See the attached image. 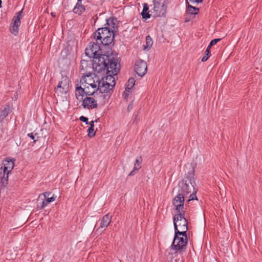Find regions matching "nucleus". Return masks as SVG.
<instances>
[{"mask_svg": "<svg viewBox=\"0 0 262 262\" xmlns=\"http://www.w3.org/2000/svg\"><path fill=\"white\" fill-rule=\"evenodd\" d=\"M221 40V38H215L214 39H212L209 43L208 47L209 48H211L212 46L217 43L218 42H219Z\"/></svg>", "mask_w": 262, "mask_h": 262, "instance_id": "34", "label": "nucleus"}, {"mask_svg": "<svg viewBox=\"0 0 262 262\" xmlns=\"http://www.w3.org/2000/svg\"><path fill=\"white\" fill-rule=\"evenodd\" d=\"M149 11H143L141 12V14L142 16V18L143 19H144L145 20L149 18L151 16V14H149Z\"/></svg>", "mask_w": 262, "mask_h": 262, "instance_id": "32", "label": "nucleus"}, {"mask_svg": "<svg viewBox=\"0 0 262 262\" xmlns=\"http://www.w3.org/2000/svg\"><path fill=\"white\" fill-rule=\"evenodd\" d=\"M77 93L76 96L77 100L81 101L83 99V96L85 95V89L82 88L81 86H77L76 88Z\"/></svg>", "mask_w": 262, "mask_h": 262, "instance_id": "22", "label": "nucleus"}, {"mask_svg": "<svg viewBox=\"0 0 262 262\" xmlns=\"http://www.w3.org/2000/svg\"><path fill=\"white\" fill-rule=\"evenodd\" d=\"M10 172L6 171L4 172L2 170L0 172V179L1 183L4 186H6L8 184V176Z\"/></svg>", "mask_w": 262, "mask_h": 262, "instance_id": "23", "label": "nucleus"}, {"mask_svg": "<svg viewBox=\"0 0 262 262\" xmlns=\"http://www.w3.org/2000/svg\"><path fill=\"white\" fill-rule=\"evenodd\" d=\"M143 11H149V7L147 4L144 3L143 4Z\"/></svg>", "mask_w": 262, "mask_h": 262, "instance_id": "38", "label": "nucleus"}, {"mask_svg": "<svg viewBox=\"0 0 262 262\" xmlns=\"http://www.w3.org/2000/svg\"><path fill=\"white\" fill-rule=\"evenodd\" d=\"M185 196L178 192V194L174 198L172 201L173 205L175 208L179 209L181 207L184 206Z\"/></svg>", "mask_w": 262, "mask_h": 262, "instance_id": "13", "label": "nucleus"}, {"mask_svg": "<svg viewBox=\"0 0 262 262\" xmlns=\"http://www.w3.org/2000/svg\"><path fill=\"white\" fill-rule=\"evenodd\" d=\"M176 235L182 234L185 235L188 230V221L186 219H178L177 221H173Z\"/></svg>", "mask_w": 262, "mask_h": 262, "instance_id": "5", "label": "nucleus"}, {"mask_svg": "<svg viewBox=\"0 0 262 262\" xmlns=\"http://www.w3.org/2000/svg\"><path fill=\"white\" fill-rule=\"evenodd\" d=\"M194 167L192 166L191 169L185 174V177L183 180H187V183H189L190 184H193L195 185L194 181Z\"/></svg>", "mask_w": 262, "mask_h": 262, "instance_id": "16", "label": "nucleus"}, {"mask_svg": "<svg viewBox=\"0 0 262 262\" xmlns=\"http://www.w3.org/2000/svg\"><path fill=\"white\" fill-rule=\"evenodd\" d=\"M108 27L98 28L94 33V38L97 43L103 44L109 51L112 50L114 46V38L115 33L109 30Z\"/></svg>", "mask_w": 262, "mask_h": 262, "instance_id": "2", "label": "nucleus"}, {"mask_svg": "<svg viewBox=\"0 0 262 262\" xmlns=\"http://www.w3.org/2000/svg\"><path fill=\"white\" fill-rule=\"evenodd\" d=\"M70 80L67 76L62 75L61 80L58 83L57 88L55 89L58 90L60 89V92L62 94H66L69 89Z\"/></svg>", "mask_w": 262, "mask_h": 262, "instance_id": "10", "label": "nucleus"}, {"mask_svg": "<svg viewBox=\"0 0 262 262\" xmlns=\"http://www.w3.org/2000/svg\"><path fill=\"white\" fill-rule=\"evenodd\" d=\"M44 199L42 201L41 205L39 206L38 204L37 205V207L40 209H43L46 206H47L49 203L55 201L56 198V196H55L54 194H53L52 196L51 193L50 192H45L43 193Z\"/></svg>", "mask_w": 262, "mask_h": 262, "instance_id": "11", "label": "nucleus"}, {"mask_svg": "<svg viewBox=\"0 0 262 262\" xmlns=\"http://www.w3.org/2000/svg\"><path fill=\"white\" fill-rule=\"evenodd\" d=\"M103 44L90 42L85 53L86 56L93 58V68L95 71L101 73L109 68L112 73L117 74L120 71V60L118 54L115 51L110 50Z\"/></svg>", "mask_w": 262, "mask_h": 262, "instance_id": "1", "label": "nucleus"}, {"mask_svg": "<svg viewBox=\"0 0 262 262\" xmlns=\"http://www.w3.org/2000/svg\"><path fill=\"white\" fill-rule=\"evenodd\" d=\"M81 121L84 122L86 124H88V118L85 116H81L79 118Z\"/></svg>", "mask_w": 262, "mask_h": 262, "instance_id": "35", "label": "nucleus"}, {"mask_svg": "<svg viewBox=\"0 0 262 262\" xmlns=\"http://www.w3.org/2000/svg\"><path fill=\"white\" fill-rule=\"evenodd\" d=\"M133 107V101H132V102L130 104H129V105H128V107H127L128 111L132 109Z\"/></svg>", "mask_w": 262, "mask_h": 262, "instance_id": "43", "label": "nucleus"}, {"mask_svg": "<svg viewBox=\"0 0 262 262\" xmlns=\"http://www.w3.org/2000/svg\"><path fill=\"white\" fill-rule=\"evenodd\" d=\"M106 23L105 26V27H108L109 30L113 31V33H115L118 29V21L116 18L114 17H110L108 19L106 20Z\"/></svg>", "mask_w": 262, "mask_h": 262, "instance_id": "14", "label": "nucleus"}, {"mask_svg": "<svg viewBox=\"0 0 262 262\" xmlns=\"http://www.w3.org/2000/svg\"><path fill=\"white\" fill-rule=\"evenodd\" d=\"M2 1L0 0V8L2 7Z\"/></svg>", "mask_w": 262, "mask_h": 262, "instance_id": "45", "label": "nucleus"}, {"mask_svg": "<svg viewBox=\"0 0 262 262\" xmlns=\"http://www.w3.org/2000/svg\"><path fill=\"white\" fill-rule=\"evenodd\" d=\"M111 221L112 216L110 215L109 214H107L103 216L100 223V226L96 229V232L100 233L102 232L103 231L101 229L100 230V229L107 227L111 222Z\"/></svg>", "mask_w": 262, "mask_h": 262, "instance_id": "15", "label": "nucleus"}, {"mask_svg": "<svg viewBox=\"0 0 262 262\" xmlns=\"http://www.w3.org/2000/svg\"><path fill=\"white\" fill-rule=\"evenodd\" d=\"M15 160L9 159L7 158L3 161L4 166L1 167L0 170H2L4 172L6 171L11 172L14 167Z\"/></svg>", "mask_w": 262, "mask_h": 262, "instance_id": "12", "label": "nucleus"}, {"mask_svg": "<svg viewBox=\"0 0 262 262\" xmlns=\"http://www.w3.org/2000/svg\"><path fill=\"white\" fill-rule=\"evenodd\" d=\"M194 185L195 184H190L187 183V180H182L179 183L180 189L178 192L186 196L191 192L192 189L194 190Z\"/></svg>", "mask_w": 262, "mask_h": 262, "instance_id": "8", "label": "nucleus"}, {"mask_svg": "<svg viewBox=\"0 0 262 262\" xmlns=\"http://www.w3.org/2000/svg\"><path fill=\"white\" fill-rule=\"evenodd\" d=\"M28 136L31 139L34 140V142L35 143L37 140L35 139V136L32 133L28 134Z\"/></svg>", "mask_w": 262, "mask_h": 262, "instance_id": "39", "label": "nucleus"}, {"mask_svg": "<svg viewBox=\"0 0 262 262\" xmlns=\"http://www.w3.org/2000/svg\"><path fill=\"white\" fill-rule=\"evenodd\" d=\"M184 206L181 207L179 209L175 208V210L177 211L178 213L176 214L173 219V221H177L178 219H186L185 214L186 211L184 210Z\"/></svg>", "mask_w": 262, "mask_h": 262, "instance_id": "20", "label": "nucleus"}, {"mask_svg": "<svg viewBox=\"0 0 262 262\" xmlns=\"http://www.w3.org/2000/svg\"><path fill=\"white\" fill-rule=\"evenodd\" d=\"M115 84H112L108 81H104V78H101L98 81L97 92L98 99L105 100L110 98L111 96Z\"/></svg>", "mask_w": 262, "mask_h": 262, "instance_id": "3", "label": "nucleus"}, {"mask_svg": "<svg viewBox=\"0 0 262 262\" xmlns=\"http://www.w3.org/2000/svg\"><path fill=\"white\" fill-rule=\"evenodd\" d=\"M130 90H128V91H127L125 90V91L124 92L123 95L124 96V97L125 99H126L128 95H129Z\"/></svg>", "mask_w": 262, "mask_h": 262, "instance_id": "41", "label": "nucleus"}, {"mask_svg": "<svg viewBox=\"0 0 262 262\" xmlns=\"http://www.w3.org/2000/svg\"><path fill=\"white\" fill-rule=\"evenodd\" d=\"M187 0H186V2ZM191 3H199L202 2L203 0H189Z\"/></svg>", "mask_w": 262, "mask_h": 262, "instance_id": "42", "label": "nucleus"}, {"mask_svg": "<svg viewBox=\"0 0 262 262\" xmlns=\"http://www.w3.org/2000/svg\"><path fill=\"white\" fill-rule=\"evenodd\" d=\"M187 5V12L188 15L190 16L194 17L195 15H197L199 12V8L195 7H193L190 5L189 3L186 2Z\"/></svg>", "mask_w": 262, "mask_h": 262, "instance_id": "18", "label": "nucleus"}, {"mask_svg": "<svg viewBox=\"0 0 262 262\" xmlns=\"http://www.w3.org/2000/svg\"><path fill=\"white\" fill-rule=\"evenodd\" d=\"M210 49V48L207 47L205 52V55L202 57L201 59V61L202 62L206 61L208 59V58L211 56Z\"/></svg>", "mask_w": 262, "mask_h": 262, "instance_id": "29", "label": "nucleus"}, {"mask_svg": "<svg viewBox=\"0 0 262 262\" xmlns=\"http://www.w3.org/2000/svg\"><path fill=\"white\" fill-rule=\"evenodd\" d=\"M85 10V6H79L77 8V6H75L73 11L74 13L80 15Z\"/></svg>", "mask_w": 262, "mask_h": 262, "instance_id": "26", "label": "nucleus"}, {"mask_svg": "<svg viewBox=\"0 0 262 262\" xmlns=\"http://www.w3.org/2000/svg\"><path fill=\"white\" fill-rule=\"evenodd\" d=\"M85 0H77V4H76V6H77V8L79 6H85L84 5V4H85V3L87 2L86 1H85V2H84V4H82V1H84Z\"/></svg>", "mask_w": 262, "mask_h": 262, "instance_id": "36", "label": "nucleus"}, {"mask_svg": "<svg viewBox=\"0 0 262 262\" xmlns=\"http://www.w3.org/2000/svg\"><path fill=\"white\" fill-rule=\"evenodd\" d=\"M188 243V238L187 233L185 235L182 234H177L176 237V232H174V236L170 248L172 250L178 251L182 250L186 248Z\"/></svg>", "mask_w": 262, "mask_h": 262, "instance_id": "4", "label": "nucleus"}, {"mask_svg": "<svg viewBox=\"0 0 262 262\" xmlns=\"http://www.w3.org/2000/svg\"><path fill=\"white\" fill-rule=\"evenodd\" d=\"M159 2H161V0H160Z\"/></svg>", "mask_w": 262, "mask_h": 262, "instance_id": "46", "label": "nucleus"}, {"mask_svg": "<svg viewBox=\"0 0 262 262\" xmlns=\"http://www.w3.org/2000/svg\"><path fill=\"white\" fill-rule=\"evenodd\" d=\"M196 191H193V192L190 194V196H189V199L187 201L186 204H185V206H186L187 205H188V204L189 203V202L191 200H198L197 199V197L196 196Z\"/></svg>", "mask_w": 262, "mask_h": 262, "instance_id": "31", "label": "nucleus"}, {"mask_svg": "<svg viewBox=\"0 0 262 262\" xmlns=\"http://www.w3.org/2000/svg\"><path fill=\"white\" fill-rule=\"evenodd\" d=\"M85 95L86 96H93L94 98L96 99H98V94L97 92V90L96 91H93V92H91L87 90H85Z\"/></svg>", "mask_w": 262, "mask_h": 262, "instance_id": "30", "label": "nucleus"}, {"mask_svg": "<svg viewBox=\"0 0 262 262\" xmlns=\"http://www.w3.org/2000/svg\"><path fill=\"white\" fill-rule=\"evenodd\" d=\"M20 25V24L13 22V25L10 27V30L15 36H16L18 34L19 27Z\"/></svg>", "mask_w": 262, "mask_h": 262, "instance_id": "24", "label": "nucleus"}, {"mask_svg": "<svg viewBox=\"0 0 262 262\" xmlns=\"http://www.w3.org/2000/svg\"><path fill=\"white\" fill-rule=\"evenodd\" d=\"M194 17L193 16H190L189 15L187 14V15L185 17V22H188L191 19H192L194 18Z\"/></svg>", "mask_w": 262, "mask_h": 262, "instance_id": "37", "label": "nucleus"}, {"mask_svg": "<svg viewBox=\"0 0 262 262\" xmlns=\"http://www.w3.org/2000/svg\"><path fill=\"white\" fill-rule=\"evenodd\" d=\"M135 84V80L134 78H130L127 81V84L126 85V91H128L130 90Z\"/></svg>", "mask_w": 262, "mask_h": 262, "instance_id": "28", "label": "nucleus"}, {"mask_svg": "<svg viewBox=\"0 0 262 262\" xmlns=\"http://www.w3.org/2000/svg\"><path fill=\"white\" fill-rule=\"evenodd\" d=\"M99 119L95 120V121H88V124L90 125V127H94V123L97 122Z\"/></svg>", "mask_w": 262, "mask_h": 262, "instance_id": "40", "label": "nucleus"}, {"mask_svg": "<svg viewBox=\"0 0 262 262\" xmlns=\"http://www.w3.org/2000/svg\"><path fill=\"white\" fill-rule=\"evenodd\" d=\"M142 161L141 157L137 158L136 160L134 169L129 172L128 174V176L131 177L134 176L135 174L136 171H138L140 168V164Z\"/></svg>", "mask_w": 262, "mask_h": 262, "instance_id": "21", "label": "nucleus"}, {"mask_svg": "<svg viewBox=\"0 0 262 262\" xmlns=\"http://www.w3.org/2000/svg\"><path fill=\"white\" fill-rule=\"evenodd\" d=\"M88 136L90 138H93L95 136V132H94V127H89L88 129Z\"/></svg>", "mask_w": 262, "mask_h": 262, "instance_id": "33", "label": "nucleus"}, {"mask_svg": "<svg viewBox=\"0 0 262 262\" xmlns=\"http://www.w3.org/2000/svg\"><path fill=\"white\" fill-rule=\"evenodd\" d=\"M108 70H111L110 68ZM106 70L107 76L102 77L101 78H104V81H106L109 82L110 83H112V84H116L115 79L114 77L115 75H117L118 73L117 74L112 73V72L108 70L107 69H105L103 71L104 72Z\"/></svg>", "mask_w": 262, "mask_h": 262, "instance_id": "17", "label": "nucleus"}, {"mask_svg": "<svg viewBox=\"0 0 262 262\" xmlns=\"http://www.w3.org/2000/svg\"><path fill=\"white\" fill-rule=\"evenodd\" d=\"M10 112V106L9 105H6L0 111V122L3 121L4 119L8 116Z\"/></svg>", "mask_w": 262, "mask_h": 262, "instance_id": "19", "label": "nucleus"}, {"mask_svg": "<svg viewBox=\"0 0 262 262\" xmlns=\"http://www.w3.org/2000/svg\"><path fill=\"white\" fill-rule=\"evenodd\" d=\"M90 85L93 88H96V87H97V85L95 83H93L90 84Z\"/></svg>", "mask_w": 262, "mask_h": 262, "instance_id": "44", "label": "nucleus"}, {"mask_svg": "<svg viewBox=\"0 0 262 262\" xmlns=\"http://www.w3.org/2000/svg\"><path fill=\"white\" fill-rule=\"evenodd\" d=\"M153 41L152 38L149 35L146 37V45H143L144 50H148L152 45Z\"/></svg>", "mask_w": 262, "mask_h": 262, "instance_id": "25", "label": "nucleus"}, {"mask_svg": "<svg viewBox=\"0 0 262 262\" xmlns=\"http://www.w3.org/2000/svg\"><path fill=\"white\" fill-rule=\"evenodd\" d=\"M97 100L98 99H96L94 97H90L87 96L82 100V105L84 108H88L89 110L96 108L98 106L97 103Z\"/></svg>", "mask_w": 262, "mask_h": 262, "instance_id": "9", "label": "nucleus"}, {"mask_svg": "<svg viewBox=\"0 0 262 262\" xmlns=\"http://www.w3.org/2000/svg\"><path fill=\"white\" fill-rule=\"evenodd\" d=\"M154 17L164 16L166 14L167 7L164 3H161L157 0H154Z\"/></svg>", "mask_w": 262, "mask_h": 262, "instance_id": "6", "label": "nucleus"}, {"mask_svg": "<svg viewBox=\"0 0 262 262\" xmlns=\"http://www.w3.org/2000/svg\"><path fill=\"white\" fill-rule=\"evenodd\" d=\"M134 70L136 73L140 76H143L147 72V67L146 62L142 60L138 59L136 61Z\"/></svg>", "mask_w": 262, "mask_h": 262, "instance_id": "7", "label": "nucleus"}, {"mask_svg": "<svg viewBox=\"0 0 262 262\" xmlns=\"http://www.w3.org/2000/svg\"><path fill=\"white\" fill-rule=\"evenodd\" d=\"M23 9L16 13V15L14 16L12 19L13 22L21 24L20 19L21 18V14L23 13Z\"/></svg>", "mask_w": 262, "mask_h": 262, "instance_id": "27", "label": "nucleus"}]
</instances>
